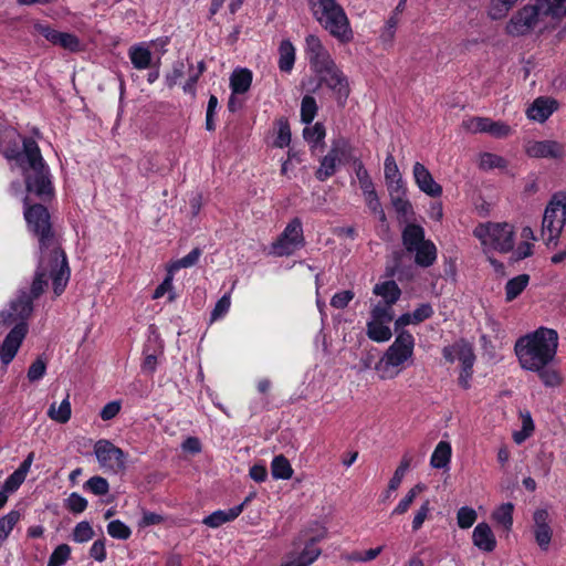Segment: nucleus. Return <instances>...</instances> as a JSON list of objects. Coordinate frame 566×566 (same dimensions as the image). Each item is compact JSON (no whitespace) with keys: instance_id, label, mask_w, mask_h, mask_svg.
Instances as JSON below:
<instances>
[{"instance_id":"obj_35","label":"nucleus","mask_w":566,"mask_h":566,"mask_svg":"<svg viewBox=\"0 0 566 566\" xmlns=\"http://www.w3.org/2000/svg\"><path fill=\"white\" fill-rule=\"evenodd\" d=\"M545 15L563 17L566 14V0H536Z\"/></svg>"},{"instance_id":"obj_62","label":"nucleus","mask_w":566,"mask_h":566,"mask_svg":"<svg viewBox=\"0 0 566 566\" xmlns=\"http://www.w3.org/2000/svg\"><path fill=\"white\" fill-rule=\"evenodd\" d=\"M411 314L413 317V324H419L430 318L433 314V310L429 303H423L419 307H417Z\"/></svg>"},{"instance_id":"obj_16","label":"nucleus","mask_w":566,"mask_h":566,"mask_svg":"<svg viewBox=\"0 0 566 566\" xmlns=\"http://www.w3.org/2000/svg\"><path fill=\"white\" fill-rule=\"evenodd\" d=\"M525 154L535 159H562L565 155L564 145L557 140H528L524 145Z\"/></svg>"},{"instance_id":"obj_56","label":"nucleus","mask_w":566,"mask_h":566,"mask_svg":"<svg viewBox=\"0 0 566 566\" xmlns=\"http://www.w3.org/2000/svg\"><path fill=\"white\" fill-rule=\"evenodd\" d=\"M186 65L182 61H176L172 64V70L166 75V83L169 87L175 86L178 81L185 75Z\"/></svg>"},{"instance_id":"obj_6","label":"nucleus","mask_w":566,"mask_h":566,"mask_svg":"<svg viewBox=\"0 0 566 566\" xmlns=\"http://www.w3.org/2000/svg\"><path fill=\"white\" fill-rule=\"evenodd\" d=\"M415 344V337L410 332H399L392 344L375 365L379 379H395L410 366L413 361Z\"/></svg>"},{"instance_id":"obj_28","label":"nucleus","mask_w":566,"mask_h":566,"mask_svg":"<svg viewBox=\"0 0 566 566\" xmlns=\"http://www.w3.org/2000/svg\"><path fill=\"white\" fill-rule=\"evenodd\" d=\"M271 473L275 480H289L293 475L290 461L282 454L274 457L271 463Z\"/></svg>"},{"instance_id":"obj_64","label":"nucleus","mask_w":566,"mask_h":566,"mask_svg":"<svg viewBox=\"0 0 566 566\" xmlns=\"http://www.w3.org/2000/svg\"><path fill=\"white\" fill-rule=\"evenodd\" d=\"M120 407L119 401H111L102 408L99 416L105 421L111 420L119 413Z\"/></svg>"},{"instance_id":"obj_23","label":"nucleus","mask_w":566,"mask_h":566,"mask_svg":"<svg viewBox=\"0 0 566 566\" xmlns=\"http://www.w3.org/2000/svg\"><path fill=\"white\" fill-rule=\"evenodd\" d=\"M427 241L424 239V230L422 227L418 224H407L402 231V243L407 251L413 252L422 242Z\"/></svg>"},{"instance_id":"obj_25","label":"nucleus","mask_w":566,"mask_h":566,"mask_svg":"<svg viewBox=\"0 0 566 566\" xmlns=\"http://www.w3.org/2000/svg\"><path fill=\"white\" fill-rule=\"evenodd\" d=\"M295 63V48L290 40H283L279 46V69L290 73Z\"/></svg>"},{"instance_id":"obj_13","label":"nucleus","mask_w":566,"mask_h":566,"mask_svg":"<svg viewBox=\"0 0 566 566\" xmlns=\"http://www.w3.org/2000/svg\"><path fill=\"white\" fill-rule=\"evenodd\" d=\"M542 15L545 14L537 1L535 4L524 6L511 18L506 31L514 36L527 34L536 27Z\"/></svg>"},{"instance_id":"obj_49","label":"nucleus","mask_w":566,"mask_h":566,"mask_svg":"<svg viewBox=\"0 0 566 566\" xmlns=\"http://www.w3.org/2000/svg\"><path fill=\"white\" fill-rule=\"evenodd\" d=\"M488 125V118L485 117H470L462 122V128L469 133H485Z\"/></svg>"},{"instance_id":"obj_20","label":"nucleus","mask_w":566,"mask_h":566,"mask_svg":"<svg viewBox=\"0 0 566 566\" xmlns=\"http://www.w3.org/2000/svg\"><path fill=\"white\" fill-rule=\"evenodd\" d=\"M472 542L484 553H492L496 547V537L488 523H479L472 532Z\"/></svg>"},{"instance_id":"obj_41","label":"nucleus","mask_w":566,"mask_h":566,"mask_svg":"<svg viewBox=\"0 0 566 566\" xmlns=\"http://www.w3.org/2000/svg\"><path fill=\"white\" fill-rule=\"evenodd\" d=\"M355 168V177L359 184V187L363 192L374 189V182L369 176V172L365 168L364 164L359 160L354 163Z\"/></svg>"},{"instance_id":"obj_51","label":"nucleus","mask_w":566,"mask_h":566,"mask_svg":"<svg viewBox=\"0 0 566 566\" xmlns=\"http://www.w3.org/2000/svg\"><path fill=\"white\" fill-rule=\"evenodd\" d=\"M174 272H168L165 280L156 287L153 298L157 300L163 297L166 293H169V301L175 300V294L172 293V281H174Z\"/></svg>"},{"instance_id":"obj_21","label":"nucleus","mask_w":566,"mask_h":566,"mask_svg":"<svg viewBox=\"0 0 566 566\" xmlns=\"http://www.w3.org/2000/svg\"><path fill=\"white\" fill-rule=\"evenodd\" d=\"M250 501L247 497L241 504L228 510H218L210 515L206 516L202 523L209 527L217 528L228 522L235 520L243 511L245 504Z\"/></svg>"},{"instance_id":"obj_30","label":"nucleus","mask_w":566,"mask_h":566,"mask_svg":"<svg viewBox=\"0 0 566 566\" xmlns=\"http://www.w3.org/2000/svg\"><path fill=\"white\" fill-rule=\"evenodd\" d=\"M71 413L72 410L69 395L62 400L59 407H56L55 403H52L48 410V416L59 423H66L71 418Z\"/></svg>"},{"instance_id":"obj_10","label":"nucleus","mask_w":566,"mask_h":566,"mask_svg":"<svg viewBox=\"0 0 566 566\" xmlns=\"http://www.w3.org/2000/svg\"><path fill=\"white\" fill-rule=\"evenodd\" d=\"M315 20L335 39L342 43L353 40L354 33L347 14L342 6L314 17Z\"/></svg>"},{"instance_id":"obj_59","label":"nucleus","mask_w":566,"mask_h":566,"mask_svg":"<svg viewBox=\"0 0 566 566\" xmlns=\"http://www.w3.org/2000/svg\"><path fill=\"white\" fill-rule=\"evenodd\" d=\"M354 292L349 290L338 292L333 295L331 300V305L335 308H345L354 298Z\"/></svg>"},{"instance_id":"obj_18","label":"nucleus","mask_w":566,"mask_h":566,"mask_svg":"<svg viewBox=\"0 0 566 566\" xmlns=\"http://www.w3.org/2000/svg\"><path fill=\"white\" fill-rule=\"evenodd\" d=\"M533 521L535 541L539 548L546 552L553 537V528L551 527V516L548 511L545 509L535 510Z\"/></svg>"},{"instance_id":"obj_40","label":"nucleus","mask_w":566,"mask_h":566,"mask_svg":"<svg viewBox=\"0 0 566 566\" xmlns=\"http://www.w3.org/2000/svg\"><path fill=\"white\" fill-rule=\"evenodd\" d=\"M389 191L391 197V203L395 210L401 216L409 214L411 212L412 207L409 200L405 198L406 189L403 188V192H396L395 188L389 189Z\"/></svg>"},{"instance_id":"obj_5","label":"nucleus","mask_w":566,"mask_h":566,"mask_svg":"<svg viewBox=\"0 0 566 566\" xmlns=\"http://www.w3.org/2000/svg\"><path fill=\"white\" fill-rule=\"evenodd\" d=\"M27 190L41 200L53 196V186L49 168L45 165L38 144L30 138L23 139V159L21 161Z\"/></svg>"},{"instance_id":"obj_7","label":"nucleus","mask_w":566,"mask_h":566,"mask_svg":"<svg viewBox=\"0 0 566 566\" xmlns=\"http://www.w3.org/2000/svg\"><path fill=\"white\" fill-rule=\"evenodd\" d=\"M485 251L495 250L501 253L512 251L514 247V227L507 222L480 223L473 230Z\"/></svg>"},{"instance_id":"obj_14","label":"nucleus","mask_w":566,"mask_h":566,"mask_svg":"<svg viewBox=\"0 0 566 566\" xmlns=\"http://www.w3.org/2000/svg\"><path fill=\"white\" fill-rule=\"evenodd\" d=\"M350 146L347 140L339 138L333 142L329 151L322 158L315 176L318 180L325 181L332 177L337 166L349 156Z\"/></svg>"},{"instance_id":"obj_53","label":"nucleus","mask_w":566,"mask_h":566,"mask_svg":"<svg viewBox=\"0 0 566 566\" xmlns=\"http://www.w3.org/2000/svg\"><path fill=\"white\" fill-rule=\"evenodd\" d=\"M231 297L230 294H224L214 305L211 312V322L222 318L230 310Z\"/></svg>"},{"instance_id":"obj_57","label":"nucleus","mask_w":566,"mask_h":566,"mask_svg":"<svg viewBox=\"0 0 566 566\" xmlns=\"http://www.w3.org/2000/svg\"><path fill=\"white\" fill-rule=\"evenodd\" d=\"M381 551H382V546H379L376 548H370L366 552H353L348 556V559L352 562H360V563L370 562V560L375 559L381 553Z\"/></svg>"},{"instance_id":"obj_8","label":"nucleus","mask_w":566,"mask_h":566,"mask_svg":"<svg viewBox=\"0 0 566 566\" xmlns=\"http://www.w3.org/2000/svg\"><path fill=\"white\" fill-rule=\"evenodd\" d=\"M566 224V192L554 193L544 211L542 235L547 245L556 244Z\"/></svg>"},{"instance_id":"obj_45","label":"nucleus","mask_w":566,"mask_h":566,"mask_svg":"<svg viewBox=\"0 0 566 566\" xmlns=\"http://www.w3.org/2000/svg\"><path fill=\"white\" fill-rule=\"evenodd\" d=\"M84 489L95 495H105L109 491V484L105 478L96 475L85 482Z\"/></svg>"},{"instance_id":"obj_50","label":"nucleus","mask_w":566,"mask_h":566,"mask_svg":"<svg viewBox=\"0 0 566 566\" xmlns=\"http://www.w3.org/2000/svg\"><path fill=\"white\" fill-rule=\"evenodd\" d=\"M431 513V505L430 501L426 500L420 507L415 512L413 520H412V531L417 532L419 531L424 521L429 517Z\"/></svg>"},{"instance_id":"obj_9","label":"nucleus","mask_w":566,"mask_h":566,"mask_svg":"<svg viewBox=\"0 0 566 566\" xmlns=\"http://www.w3.org/2000/svg\"><path fill=\"white\" fill-rule=\"evenodd\" d=\"M326 531L321 528L317 534L310 535L307 532L301 533L294 543V551L291 552L281 566H310L321 555L317 543L325 537Z\"/></svg>"},{"instance_id":"obj_47","label":"nucleus","mask_w":566,"mask_h":566,"mask_svg":"<svg viewBox=\"0 0 566 566\" xmlns=\"http://www.w3.org/2000/svg\"><path fill=\"white\" fill-rule=\"evenodd\" d=\"M71 547L67 544L59 545L51 554L48 566H61L70 558Z\"/></svg>"},{"instance_id":"obj_42","label":"nucleus","mask_w":566,"mask_h":566,"mask_svg":"<svg viewBox=\"0 0 566 566\" xmlns=\"http://www.w3.org/2000/svg\"><path fill=\"white\" fill-rule=\"evenodd\" d=\"M94 537V530L92 525L82 521L75 525L72 533V539L76 543H86Z\"/></svg>"},{"instance_id":"obj_38","label":"nucleus","mask_w":566,"mask_h":566,"mask_svg":"<svg viewBox=\"0 0 566 566\" xmlns=\"http://www.w3.org/2000/svg\"><path fill=\"white\" fill-rule=\"evenodd\" d=\"M411 457L408 454H403L400 461V464L396 469L392 478L389 481L388 489L389 491H396L405 476V473L409 470L411 465Z\"/></svg>"},{"instance_id":"obj_34","label":"nucleus","mask_w":566,"mask_h":566,"mask_svg":"<svg viewBox=\"0 0 566 566\" xmlns=\"http://www.w3.org/2000/svg\"><path fill=\"white\" fill-rule=\"evenodd\" d=\"M275 132L274 146L279 148L287 147L291 143V128L285 118H279L275 122Z\"/></svg>"},{"instance_id":"obj_22","label":"nucleus","mask_w":566,"mask_h":566,"mask_svg":"<svg viewBox=\"0 0 566 566\" xmlns=\"http://www.w3.org/2000/svg\"><path fill=\"white\" fill-rule=\"evenodd\" d=\"M384 174L389 189L403 192V181L392 154H388L385 159Z\"/></svg>"},{"instance_id":"obj_63","label":"nucleus","mask_w":566,"mask_h":566,"mask_svg":"<svg viewBox=\"0 0 566 566\" xmlns=\"http://www.w3.org/2000/svg\"><path fill=\"white\" fill-rule=\"evenodd\" d=\"M25 479L13 472L10 474L2 485V491L7 494L15 492Z\"/></svg>"},{"instance_id":"obj_27","label":"nucleus","mask_w":566,"mask_h":566,"mask_svg":"<svg viewBox=\"0 0 566 566\" xmlns=\"http://www.w3.org/2000/svg\"><path fill=\"white\" fill-rule=\"evenodd\" d=\"M132 64L137 70H145L150 66L151 53L144 45H133L128 52Z\"/></svg>"},{"instance_id":"obj_19","label":"nucleus","mask_w":566,"mask_h":566,"mask_svg":"<svg viewBox=\"0 0 566 566\" xmlns=\"http://www.w3.org/2000/svg\"><path fill=\"white\" fill-rule=\"evenodd\" d=\"M412 174L417 186L422 192L432 198H438L442 195V187L434 181L430 171L422 164L416 163Z\"/></svg>"},{"instance_id":"obj_3","label":"nucleus","mask_w":566,"mask_h":566,"mask_svg":"<svg viewBox=\"0 0 566 566\" xmlns=\"http://www.w3.org/2000/svg\"><path fill=\"white\" fill-rule=\"evenodd\" d=\"M304 55L311 70L318 76L302 82V87L307 93L317 88L322 82L337 94V102L344 103L348 96V82L343 72L337 67L335 61L322 40L315 34H308L304 40Z\"/></svg>"},{"instance_id":"obj_32","label":"nucleus","mask_w":566,"mask_h":566,"mask_svg":"<svg viewBox=\"0 0 566 566\" xmlns=\"http://www.w3.org/2000/svg\"><path fill=\"white\" fill-rule=\"evenodd\" d=\"M201 254H202V251L199 248L192 249L184 258L171 262L167 269V272L176 273L180 269L193 266L199 261Z\"/></svg>"},{"instance_id":"obj_48","label":"nucleus","mask_w":566,"mask_h":566,"mask_svg":"<svg viewBox=\"0 0 566 566\" xmlns=\"http://www.w3.org/2000/svg\"><path fill=\"white\" fill-rule=\"evenodd\" d=\"M65 507L75 514L84 512L87 507V500L81 494L73 492L65 500Z\"/></svg>"},{"instance_id":"obj_15","label":"nucleus","mask_w":566,"mask_h":566,"mask_svg":"<svg viewBox=\"0 0 566 566\" xmlns=\"http://www.w3.org/2000/svg\"><path fill=\"white\" fill-rule=\"evenodd\" d=\"M253 81V73L247 67H235L229 77V85L231 95L228 106L242 104L245 99L244 96L249 92Z\"/></svg>"},{"instance_id":"obj_36","label":"nucleus","mask_w":566,"mask_h":566,"mask_svg":"<svg viewBox=\"0 0 566 566\" xmlns=\"http://www.w3.org/2000/svg\"><path fill=\"white\" fill-rule=\"evenodd\" d=\"M19 520L20 513L18 511H10L0 518V546L8 538Z\"/></svg>"},{"instance_id":"obj_11","label":"nucleus","mask_w":566,"mask_h":566,"mask_svg":"<svg viewBox=\"0 0 566 566\" xmlns=\"http://www.w3.org/2000/svg\"><path fill=\"white\" fill-rule=\"evenodd\" d=\"M94 454L105 472L116 474L126 469L127 454L107 439L95 442Z\"/></svg>"},{"instance_id":"obj_44","label":"nucleus","mask_w":566,"mask_h":566,"mask_svg":"<svg viewBox=\"0 0 566 566\" xmlns=\"http://www.w3.org/2000/svg\"><path fill=\"white\" fill-rule=\"evenodd\" d=\"M478 514L475 510L469 506H462L458 510L457 522L460 528H470L476 521Z\"/></svg>"},{"instance_id":"obj_60","label":"nucleus","mask_w":566,"mask_h":566,"mask_svg":"<svg viewBox=\"0 0 566 566\" xmlns=\"http://www.w3.org/2000/svg\"><path fill=\"white\" fill-rule=\"evenodd\" d=\"M398 22H399L398 14L392 13V15L387 20L385 28L380 35V38L384 41L391 42L394 40Z\"/></svg>"},{"instance_id":"obj_33","label":"nucleus","mask_w":566,"mask_h":566,"mask_svg":"<svg viewBox=\"0 0 566 566\" xmlns=\"http://www.w3.org/2000/svg\"><path fill=\"white\" fill-rule=\"evenodd\" d=\"M363 195H364L365 203H366L367 208L369 209V211L373 214H375L379 219L380 222H386V214H385V211L382 209V206L380 203V200L377 196L375 188L363 192Z\"/></svg>"},{"instance_id":"obj_58","label":"nucleus","mask_w":566,"mask_h":566,"mask_svg":"<svg viewBox=\"0 0 566 566\" xmlns=\"http://www.w3.org/2000/svg\"><path fill=\"white\" fill-rule=\"evenodd\" d=\"M490 133L494 137H506L511 133V127L501 122H492L488 118L486 132Z\"/></svg>"},{"instance_id":"obj_43","label":"nucleus","mask_w":566,"mask_h":566,"mask_svg":"<svg viewBox=\"0 0 566 566\" xmlns=\"http://www.w3.org/2000/svg\"><path fill=\"white\" fill-rule=\"evenodd\" d=\"M107 533L116 539H128L132 535V530L120 520L111 521L107 524Z\"/></svg>"},{"instance_id":"obj_2","label":"nucleus","mask_w":566,"mask_h":566,"mask_svg":"<svg viewBox=\"0 0 566 566\" xmlns=\"http://www.w3.org/2000/svg\"><path fill=\"white\" fill-rule=\"evenodd\" d=\"M558 348V334L553 328L538 327L536 331L521 336L514 352L522 369L536 373L546 387L562 384L560 374L551 365Z\"/></svg>"},{"instance_id":"obj_29","label":"nucleus","mask_w":566,"mask_h":566,"mask_svg":"<svg viewBox=\"0 0 566 566\" xmlns=\"http://www.w3.org/2000/svg\"><path fill=\"white\" fill-rule=\"evenodd\" d=\"M530 276L527 274H520L511 280L505 285V300L512 302L515 300L527 286Z\"/></svg>"},{"instance_id":"obj_46","label":"nucleus","mask_w":566,"mask_h":566,"mask_svg":"<svg viewBox=\"0 0 566 566\" xmlns=\"http://www.w3.org/2000/svg\"><path fill=\"white\" fill-rule=\"evenodd\" d=\"M326 132L322 123L317 122L313 126H306L303 130L304 139L307 143L316 144L325 138Z\"/></svg>"},{"instance_id":"obj_26","label":"nucleus","mask_w":566,"mask_h":566,"mask_svg":"<svg viewBox=\"0 0 566 566\" xmlns=\"http://www.w3.org/2000/svg\"><path fill=\"white\" fill-rule=\"evenodd\" d=\"M413 252L416 263L423 268L432 265L437 259V248L430 240L422 242Z\"/></svg>"},{"instance_id":"obj_37","label":"nucleus","mask_w":566,"mask_h":566,"mask_svg":"<svg viewBox=\"0 0 566 566\" xmlns=\"http://www.w3.org/2000/svg\"><path fill=\"white\" fill-rule=\"evenodd\" d=\"M457 359L461 363L462 367H473L475 355L471 344L460 340L457 342Z\"/></svg>"},{"instance_id":"obj_1","label":"nucleus","mask_w":566,"mask_h":566,"mask_svg":"<svg viewBox=\"0 0 566 566\" xmlns=\"http://www.w3.org/2000/svg\"><path fill=\"white\" fill-rule=\"evenodd\" d=\"M24 219L29 230L39 239L40 259L31 286V294L20 291L18 297L10 303L9 310L0 314V322L3 324H15L6 336L0 350V360L6 366L13 360L25 338L28 332L25 319L33 311V298L43 293L49 279L53 282L55 295H60L64 291L70 280L66 256L51 229L48 209L42 205L30 206L25 198Z\"/></svg>"},{"instance_id":"obj_24","label":"nucleus","mask_w":566,"mask_h":566,"mask_svg":"<svg viewBox=\"0 0 566 566\" xmlns=\"http://www.w3.org/2000/svg\"><path fill=\"white\" fill-rule=\"evenodd\" d=\"M452 448L448 441H440L430 458V465L434 469H449Z\"/></svg>"},{"instance_id":"obj_55","label":"nucleus","mask_w":566,"mask_h":566,"mask_svg":"<svg viewBox=\"0 0 566 566\" xmlns=\"http://www.w3.org/2000/svg\"><path fill=\"white\" fill-rule=\"evenodd\" d=\"M340 6L337 0H310V7L313 17L319 15L324 12L331 11Z\"/></svg>"},{"instance_id":"obj_52","label":"nucleus","mask_w":566,"mask_h":566,"mask_svg":"<svg viewBox=\"0 0 566 566\" xmlns=\"http://www.w3.org/2000/svg\"><path fill=\"white\" fill-rule=\"evenodd\" d=\"M45 371L46 363L43 358L39 357L29 367L27 376L31 382H35L43 378Z\"/></svg>"},{"instance_id":"obj_12","label":"nucleus","mask_w":566,"mask_h":566,"mask_svg":"<svg viewBox=\"0 0 566 566\" xmlns=\"http://www.w3.org/2000/svg\"><path fill=\"white\" fill-rule=\"evenodd\" d=\"M304 244L302 222L298 218L292 219L277 240L272 244V251L277 256L291 255Z\"/></svg>"},{"instance_id":"obj_61","label":"nucleus","mask_w":566,"mask_h":566,"mask_svg":"<svg viewBox=\"0 0 566 566\" xmlns=\"http://www.w3.org/2000/svg\"><path fill=\"white\" fill-rule=\"evenodd\" d=\"M555 108H526V116L530 120L544 123L547 120Z\"/></svg>"},{"instance_id":"obj_54","label":"nucleus","mask_w":566,"mask_h":566,"mask_svg":"<svg viewBox=\"0 0 566 566\" xmlns=\"http://www.w3.org/2000/svg\"><path fill=\"white\" fill-rule=\"evenodd\" d=\"M480 167L482 169L505 167V160L501 156L491 153H484L480 156Z\"/></svg>"},{"instance_id":"obj_31","label":"nucleus","mask_w":566,"mask_h":566,"mask_svg":"<svg viewBox=\"0 0 566 566\" xmlns=\"http://www.w3.org/2000/svg\"><path fill=\"white\" fill-rule=\"evenodd\" d=\"M513 511L512 503H503L492 513V518L509 531L513 525Z\"/></svg>"},{"instance_id":"obj_17","label":"nucleus","mask_w":566,"mask_h":566,"mask_svg":"<svg viewBox=\"0 0 566 566\" xmlns=\"http://www.w3.org/2000/svg\"><path fill=\"white\" fill-rule=\"evenodd\" d=\"M34 28L39 34L44 36L54 45H60L61 48L71 52H77L81 49V42L78 38L72 33L60 32L45 24H35Z\"/></svg>"},{"instance_id":"obj_4","label":"nucleus","mask_w":566,"mask_h":566,"mask_svg":"<svg viewBox=\"0 0 566 566\" xmlns=\"http://www.w3.org/2000/svg\"><path fill=\"white\" fill-rule=\"evenodd\" d=\"M373 293L381 300L373 305L370 317L366 324V334L376 343H385L392 336L390 323L395 317L392 306L399 300L401 291L395 281L377 283Z\"/></svg>"},{"instance_id":"obj_39","label":"nucleus","mask_w":566,"mask_h":566,"mask_svg":"<svg viewBox=\"0 0 566 566\" xmlns=\"http://www.w3.org/2000/svg\"><path fill=\"white\" fill-rule=\"evenodd\" d=\"M517 0H491L489 15L493 20L504 18Z\"/></svg>"}]
</instances>
